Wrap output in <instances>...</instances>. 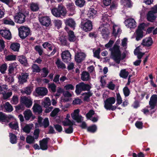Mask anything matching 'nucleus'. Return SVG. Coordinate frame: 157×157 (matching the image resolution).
Here are the masks:
<instances>
[{
  "instance_id": "f257e3e1",
  "label": "nucleus",
  "mask_w": 157,
  "mask_h": 157,
  "mask_svg": "<svg viewBox=\"0 0 157 157\" xmlns=\"http://www.w3.org/2000/svg\"><path fill=\"white\" fill-rule=\"evenodd\" d=\"M109 50L111 52L110 58L116 63H120L121 60V54L119 47L116 44H114L113 47L110 48Z\"/></svg>"
},
{
  "instance_id": "f03ea898",
  "label": "nucleus",
  "mask_w": 157,
  "mask_h": 157,
  "mask_svg": "<svg viewBox=\"0 0 157 157\" xmlns=\"http://www.w3.org/2000/svg\"><path fill=\"white\" fill-rule=\"evenodd\" d=\"M52 14L57 17H59L61 16H64L67 13L66 9L62 4H59L57 7H54L51 10Z\"/></svg>"
},
{
  "instance_id": "7ed1b4c3",
  "label": "nucleus",
  "mask_w": 157,
  "mask_h": 157,
  "mask_svg": "<svg viewBox=\"0 0 157 157\" xmlns=\"http://www.w3.org/2000/svg\"><path fill=\"white\" fill-rule=\"evenodd\" d=\"M91 88V86L90 85L81 82L76 86L75 92L78 95H79L82 91H90Z\"/></svg>"
},
{
  "instance_id": "20e7f679",
  "label": "nucleus",
  "mask_w": 157,
  "mask_h": 157,
  "mask_svg": "<svg viewBox=\"0 0 157 157\" xmlns=\"http://www.w3.org/2000/svg\"><path fill=\"white\" fill-rule=\"evenodd\" d=\"M115 102V99L113 97H110L107 98L104 101L105 108L107 110H113L116 109L117 107L115 106H113Z\"/></svg>"
},
{
  "instance_id": "39448f33",
  "label": "nucleus",
  "mask_w": 157,
  "mask_h": 157,
  "mask_svg": "<svg viewBox=\"0 0 157 157\" xmlns=\"http://www.w3.org/2000/svg\"><path fill=\"white\" fill-rule=\"evenodd\" d=\"M19 36L22 39L26 38L30 33V29L27 26H21L18 29Z\"/></svg>"
},
{
  "instance_id": "423d86ee",
  "label": "nucleus",
  "mask_w": 157,
  "mask_h": 157,
  "mask_svg": "<svg viewBox=\"0 0 157 157\" xmlns=\"http://www.w3.org/2000/svg\"><path fill=\"white\" fill-rule=\"evenodd\" d=\"M26 16L23 13L19 12L16 13L14 16V21L17 23L22 24L25 21Z\"/></svg>"
},
{
  "instance_id": "0eeeda50",
  "label": "nucleus",
  "mask_w": 157,
  "mask_h": 157,
  "mask_svg": "<svg viewBox=\"0 0 157 157\" xmlns=\"http://www.w3.org/2000/svg\"><path fill=\"white\" fill-rule=\"evenodd\" d=\"M44 48L47 49L48 51H53L49 55V56L54 55L56 52V48L52 44L48 42H45L42 44Z\"/></svg>"
},
{
  "instance_id": "6e6552de",
  "label": "nucleus",
  "mask_w": 157,
  "mask_h": 157,
  "mask_svg": "<svg viewBox=\"0 0 157 157\" xmlns=\"http://www.w3.org/2000/svg\"><path fill=\"white\" fill-rule=\"evenodd\" d=\"M81 28L86 32L90 31L92 29V22L90 20H87L84 23H81Z\"/></svg>"
},
{
  "instance_id": "1a4fd4ad",
  "label": "nucleus",
  "mask_w": 157,
  "mask_h": 157,
  "mask_svg": "<svg viewBox=\"0 0 157 157\" xmlns=\"http://www.w3.org/2000/svg\"><path fill=\"white\" fill-rule=\"evenodd\" d=\"M126 26L130 29L135 28L136 26V22L133 18H129L125 21Z\"/></svg>"
},
{
  "instance_id": "9d476101",
  "label": "nucleus",
  "mask_w": 157,
  "mask_h": 157,
  "mask_svg": "<svg viewBox=\"0 0 157 157\" xmlns=\"http://www.w3.org/2000/svg\"><path fill=\"white\" fill-rule=\"evenodd\" d=\"M157 103V95L153 94L151 97L149 101L150 107L151 110L155 109Z\"/></svg>"
},
{
  "instance_id": "9b49d317",
  "label": "nucleus",
  "mask_w": 157,
  "mask_h": 157,
  "mask_svg": "<svg viewBox=\"0 0 157 157\" xmlns=\"http://www.w3.org/2000/svg\"><path fill=\"white\" fill-rule=\"evenodd\" d=\"M61 57L63 61L64 62H68L71 59V55L68 51H65L62 52Z\"/></svg>"
},
{
  "instance_id": "f8f14e48",
  "label": "nucleus",
  "mask_w": 157,
  "mask_h": 157,
  "mask_svg": "<svg viewBox=\"0 0 157 157\" xmlns=\"http://www.w3.org/2000/svg\"><path fill=\"white\" fill-rule=\"evenodd\" d=\"M36 92L39 96L44 97L48 93V90L45 87H39L36 88Z\"/></svg>"
},
{
  "instance_id": "ddd939ff",
  "label": "nucleus",
  "mask_w": 157,
  "mask_h": 157,
  "mask_svg": "<svg viewBox=\"0 0 157 157\" xmlns=\"http://www.w3.org/2000/svg\"><path fill=\"white\" fill-rule=\"evenodd\" d=\"M21 101L27 108L30 107L33 103L32 99L30 98H28L25 96L21 97Z\"/></svg>"
},
{
  "instance_id": "4468645a",
  "label": "nucleus",
  "mask_w": 157,
  "mask_h": 157,
  "mask_svg": "<svg viewBox=\"0 0 157 157\" xmlns=\"http://www.w3.org/2000/svg\"><path fill=\"white\" fill-rule=\"evenodd\" d=\"M0 34L3 37L8 40H10L12 38L11 33L9 30H0Z\"/></svg>"
},
{
  "instance_id": "2eb2a0df",
  "label": "nucleus",
  "mask_w": 157,
  "mask_h": 157,
  "mask_svg": "<svg viewBox=\"0 0 157 157\" xmlns=\"http://www.w3.org/2000/svg\"><path fill=\"white\" fill-rule=\"evenodd\" d=\"M49 139V138H44L40 141V145L41 149L44 150L48 149V143Z\"/></svg>"
},
{
  "instance_id": "dca6fc26",
  "label": "nucleus",
  "mask_w": 157,
  "mask_h": 157,
  "mask_svg": "<svg viewBox=\"0 0 157 157\" xmlns=\"http://www.w3.org/2000/svg\"><path fill=\"white\" fill-rule=\"evenodd\" d=\"M40 23L43 25L48 26L51 23V19L48 16L42 17L39 19Z\"/></svg>"
},
{
  "instance_id": "f3484780",
  "label": "nucleus",
  "mask_w": 157,
  "mask_h": 157,
  "mask_svg": "<svg viewBox=\"0 0 157 157\" xmlns=\"http://www.w3.org/2000/svg\"><path fill=\"white\" fill-rule=\"evenodd\" d=\"M18 65L16 62H14L9 64L8 68L9 73L12 74L17 70Z\"/></svg>"
},
{
  "instance_id": "a211bd4d",
  "label": "nucleus",
  "mask_w": 157,
  "mask_h": 157,
  "mask_svg": "<svg viewBox=\"0 0 157 157\" xmlns=\"http://www.w3.org/2000/svg\"><path fill=\"white\" fill-rule=\"evenodd\" d=\"M29 76V74L28 73H22L21 75L19 76L18 78V82L20 84H23L26 82L27 81V78Z\"/></svg>"
},
{
  "instance_id": "6ab92c4d",
  "label": "nucleus",
  "mask_w": 157,
  "mask_h": 157,
  "mask_svg": "<svg viewBox=\"0 0 157 157\" xmlns=\"http://www.w3.org/2000/svg\"><path fill=\"white\" fill-rule=\"evenodd\" d=\"M152 39L150 37H148L143 40L141 44L144 46L149 47L152 45Z\"/></svg>"
},
{
  "instance_id": "aec40b11",
  "label": "nucleus",
  "mask_w": 157,
  "mask_h": 157,
  "mask_svg": "<svg viewBox=\"0 0 157 157\" xmlns=\"http://www.w3.org/2000/svg\"><path fill=\"white\" fill-rule=\"evenodd\" d=\"M86 55L84 53L80 52L75 55V59L77 62L80 63L84 59Z\"/></svg>"
},
{
  "instance_id": "412c9836",
  "label": "nucleus",
  "mask_w": 157,
  "mask_h": 157,
  "mask_svg": "<svg viewBox=\"0 0 157 157\" xmlns=\"http://www.w3.org/2000/svg\"><path fill=\"white\" fill-rule=\"evenodd\" d=\"M58 41L60 44L62 45L65 46L67 45V37L65 35H59Z\"/></svg>"
},
{
  "instance_id": "4be33fe9",
  "label": "nucleus",
  "mask_w": 157,
  "mask_h": 157,
  "mask_svg": "<svg viewBox=\"0 0 157 157\" xmlns=\"http://www.w3.org/2000/svg\"><path fill=\"white\" fill-rule=\"evenodd\" d=\"M33 111L35 113L39 114L42 112V109L41 106L37 103H35L33 106Z\"/></svg>"
},
{
  "instance_id": "5701e85b",
  "label": "nucleus",
  "mask_w": 157,
  "mask_h": 157,
  "mask_svg": "<svg viewBox=\"0 0 157 157\" xmlns=\"http://www.w3.org/2000/svg\"><path fill=\"white\" fill-rule=\"evenodd\" d=\"M65 29L68 33V39L69 40L70 42L74 41L76 40V37L73 32L72 31H69L68 32V29L67 27H65Z\"/></svg>"
},
{
  "instance_id": "b1692460",
  "label": "nucleus",
  "mask_w": 157,
  "mask_h": 157,
  "mask_svg": "<svg viewBox=\"0 0 157 157\" xmlns=\"http://www.w3.org/2000/svg\"><path fill=\"white\" fill-rule=\"evenodd\" d=\"M147 19L148 21L153 22L155 20L156 15V14L152 13L150 11H149L147 14Z\"/></svg>"
},
{
  "instance_id": "393cba45",
  "label": "nucleus",
  "mask_w": 157,
  "mask_h": 157,
  "mask_svg": "<svg viewBox=\"0 0 157 157\" xmlns=\"http://www.w3.org/2000/svg\"><path fill=\"white\" fill-rule=\"evenodd\" d=\"M67 9L71 12V13L74 14L75 12V6L74 3L71 2L68 3L66 5Z\"/></svg>"
},
{
  "instance_id": "a878e982",
  "label": "nucleus",
  "mask_w": 157,
  "mask_h": 157,
  "mask_svg": "<svg viewBox=\"0 0 157 157\" xmlns=\"http://www.w3.org/2000/svg\"><path fill=\"white\" fill-rule=\"evenodd\" d=\"M65 23L66 25L69 26L71 28L74 29L75 23L74 20L72 18H69L65 21Z\"/></svg>"
},
{
  "instance_id": "bb28decb",
  "label": "nucleus",
  "mask_w": 157,
  "mask_h": 157,
  "mask_svg": "<svg viewBox=\"0 0 157 157\" xmlns=\"http://www.w3.org/2000/svg\"><path fill=\"white\" fill-rule=\"evenodd\" d=\"M97 13V11L94 8H90L88 11L87 15L90 19L93 18L96 16Z\"/></svg>"
},
{
  "instance_id": "cd10ccee",
  "label": "nucleus",
  "mask_w": 157,
  "mask_h": 157,
  "mask_svg": "<svg viewBox=\"0 0 157 157\" xmlns=\"http://www.w3.org/2000/svg\"><path fill=\"white\" fill-rule=\"evenodd\" d=\"M18 59L21 63L24 66H26L28 64L27 60L25 56L23 55L19 56L18 57Z\"/></svg>"
},
{
  "instance_id": "c85d7f7f",
  "label": "nucleus",
  "mask_w": 157,
  "mask_h": 157,
  "mask_svg": "<svg viewBox=\"0 0 157 157\" xmlns=\"http://www.w3.org/2000/svg\"><path fill=\"white\" fill-rule=\"evenodd\" d=\"M93 93L91 91H88L87 92H85L82 93L81 95L84 96L83 100L88 102L90 101V98L92 96Z\"/></svg>"
},
{
  "instance_id": "c756f323",
  "label": "nucleus",
  "mask_w": 157,
  "mask_h": 157,
  "mask_svg": "<svg viewBox=\"0 0 157 157\" xmlns=\"http://www.w3.org/2000/svg\"><path fill=\"white\" fill-rule=\"evenodd\" d=\"M33 127V124H27L22 128V129L24 132L29 134Z\"/></svg>"
},
{
  "instance_id": "7c9ffc66",
  "label": "nucleus",
  "mask_w": 157,
  "mask_h": 157,
  "mask_svg": "<svg viewBox=\"0 0 157 157\" xmlns=\"http://www.w3.org/2000/svg\"><path fill=\"white\" fill-rule=\"evenodd\" d=\"M90 78V74L87 72L83 71L81 74V79L83 81H88Z\"/></svg>"
},
{
  "instance_id": "2f4dec72",
  "label": "nucleus",
  "mask_w": 157,
  "mask_h": 157,
  "mask_svg": "<svg viewBox=\"0 0 157 157\" xmlns=\"http://www.w3.org/2000/svg\"><path fill=\"white\" fill-rule=\"evenodd\" d=\"M24 117L26 120H29L31 117H33V114L32 111L29 109H28L24 112Z\"/></svg>"
},
{
  "instance_id": "473e14b6",
  "label": "nucleus",
  "mask_w": 157,
  "mask_h": 157,
  "mask_svg": "<svg viewBox=\"0 0 157 157\" xmlns=\"http://www.w3.org/2000/svg\"><path fill=\"white\" fill-rule=\"evenodd\" d=\"M51 104L50 100L48 97L45 98L44 101L42 103V105L45 108L48 107L51 105Z\"/></svg>"
},
{
  "instance_id": "72a5a7b5",
  "label": "nucleus",
  "mask_w": 157,
  "mask_h": 157,
  "mask_svg": "<svg viewBox=\"0 0 157 157\" xmlns=\"http://www.w3.org/2000/svg\"><path fill=\"white\" fill-rule=\"evenodd\" d=\"M32 91V88L30 86L25 87L24 89L21 90V92L23 94H26L27 95H30Z\"/></svg>"
},
{
  "instance_id": "f704fd0d",
  "label": "nucleus",
  "mask_w": 157,
  "mask_h": 157,
  "mask_svg": "<svg viewBox=\"0 0 157 157\" xmlns=\"http://www.w3.org/2000/svg\"><path fill=\"white\" fill-rule=\"evenodd\" d=\"M121 3L124 6L127 7H131L132 6L131 0H121Z\"/></svg>"
},
{
  "instance_id": "c9c22d12",
  "label": "nucleus",
  "mask_w": 157,
  "mask_h": 157,
  "mask_svg": "<svg viewBox=\"0 0 157 157\" xmlns=\"http://www.w3.org/2000/svg\"><path fill=\"white\" fill-rule=\"evenodd\" d=\"M30 8L31 10L34 12L37 11L39 9L38 4L33 2L30 4Z\"/></svg>"
},
{
  "instance_id": "e433bc0d",
  "label": "nucleus",
  "mask_w": 157,
  "mask_h": 157,
  "mask_svg": "<svg viewBox=\"0 0 157 157\" xmlns=\"http://www.w3.org/2000/svg\"><path fill=\"white\" fill-rule=\"evenodd\" d=\"M71 116L72 119L78 123L81 122L83 120V117L80 115H71Z\"/></svg>"
},
{
  "instance_id": "4c0bfd02",
  "label": "nucleus",
  "mask_w": 157,
  "mask_h": 157,
  "mask_svg": "<svg viewBox=\"0 0 157 157\" xmlns=\"http://www.w3.org/2000/svg\"><path fill=\"white\" fill-rule=\"evenodd\" d=\"M10 47L14 51H18L20 47V44L18 43H13L11 44Z\"/></svg>"
},
{
  "instance_id": "58836bf2",
  "label": "nucleus",
  "mask_w": 157,
  "mask_h": 157,
  "mask_svg": "<svg viewBox=\"0 0 157 157\" xmlns=\"http://www.w3.org/2000/svg\"><path fill=\"white\" fill-rule=\"evenodd\" d=\"M9 137L10 142L12 144H14L17 143V136L14 134L11 133H9Z\"/></svg>"
},
{
  "instance_id": "ea45409f",
  "label": "nucleus",
  "mask_w": 157,
  "mask_h": 157,
  "mask_svg": "<svg viewBox=\"0 0 157 157\" xmlns=\"http://www.w3.org/2000/svg\"><path fill=\"white\" fill-rule=\"evenodd\" d=\"M3 98L4 100H6L10 98L12 95V92L10 90L8 92H6V91L2 94Z\"/></svg>"
},
{
  "instance_id": "a19ab883",
  "label": "nucleus",
  "mask_w": 157,
  "mask_h": 157,
  "mask_svg": "<svg viewBox=\"0 0 157 157\" xmlns=\"http://www.w3.org/2000/svg\"><path fill=\"white\" fill-rule=\"evenodd\" d=\"M85 2V0H75V3L76 5L79 7H83Z\"/></svg>"
},
{
  "instance_id": "79ce46f5",
  "label": "nucleus",
  "mask_w": 157,
  "mask_h": 157,
  "mask_svg": "<svg viewBox=\"0 0 157 157\" xmlns=\"http://www.w3.org/2000/svg\"><path fill=\"white\" fill-rule=\"evenodd\" d=\"M121 29L117 25H114L113 27V34L114 36L120 33Z\"/></svg>"
},
{
  "instance_id": "37998d69",
  "label": "nucleus",
  "mask_w": 157,
  "mask_h": 157,
  "mask_svg": "<svg viewBox=\"0 0 157 157\" xmlns=\"http://www.w3.org/2000/svg\"><path fill=\"white\" fill-rule=\"evenodd\" d=\"M102 36L104 38H106L109 36V32L107 28H103L101 32Z\"/></svg>"
},
{
  "instance_id": "c03bdc74",
  "label": "nucleus",
  "mask_w": 157,
  "mask_h": 157,
  "mask_svg": "<svg viewBox=\"0 0 157 157\" xmlns=\"http://www.w3.org/2000/svg\"><path fill=\"white\" fill-rule=\"evenodd\" d=\"M4 107L6 111L9 112H11L13 110L12 106L8 102H6L5 103L4 105Z\"/></svg>"
},
{
  "instance_id": "a18cd8bd",
  "label": "nucleus",
  "mask_w": 157,
  "mask_h": 157,
  "mask_svg": "<svg viewBox=\"0 0 157 157\" xmlns=\"http://www.w3.org/2000/svg\"><path fill=\"white\" fill-rule=\"evenodd\" d=\"M56 64L58 68L61 69H64L66 68L65 65L59 59H57V61L56 62Z\"/></svg>"
},
{
  "instance_id": "49530a36",
  "label": "nucleus",
  "mask_w": 157,
  "mask_h": 157,
  "mask_svg": "<svg viewBox=\"0 0 157 157\" xmlns=\"http://www.w3.org/2000/svg\"><path fill=\"white\" fill-rule=\"evenodd\" d=\"M48 86L49 90L50 91L53 93L56 92V86L54 83H49L48 84Z\"/></svg>"
},
{
  "instance_id": "de8ad7c7",
  "label": "nucleus",
  "mask_w": 157,
  "mask_h": 157,
  "mask_svg": "<svg viewBox=\"0 0 157 157\" xmlns=\"http://www.w3.org/2000/svg\"><path fill=\"white\" fill-rule=\"evenodd\" d=\"M74 121H71L67 118L63 121V123L64 126H72L73 125Z\"/></svg>"
},
{
  "instance_id": "09e8293b",
  "label": "nucleus",
  "mask_w": 157,
  "mask_h": 157,
  "mask_svg": "<svg viewBox=\"0 0 157 157\" xmlns=\"http://www.w3.org/2000/svg\"><path fill=\"white\" fill-rule=\"evenodd\" d=\"M3 23L6 25H10L13 26L15 25V23L10 18H6L3 19Z\"/></svg>"
},
{
  "instance_id": "8fccbe9b",
  "label": "nucleus",
  "mask_w": 157,
  "mask_h": 157,
  "mask_svg": "<svg viewBox=\"0 0 157 157\" xmlns=\"http://www.w3.org/2000/svg\"><path fill=\"white\" fill-rule=\"evenodd\" d=\"M136 40L137 41L140 40L143 37V32L136 31Z\"/></svg>"
},
{
  "instance_id": "3c124183",
  "label": "nucleus",
  "mask_w": 157,
  "mask_h": 157,
  "mask_svg": "<svg viewBox=\"0 0 157 157\" xmlns=\"http://www.w3.org/2000/svg\"><path fill=\"white\" fill-rule=\"evenodd\" d=\"M9 125L13 129L17 130L18 128V124L17 122H11L9 124Z\"/></svg>"
},
{
  "instance_id": "603ef678",
  "label": "nucleus",
  "mask_w": 157,
  "mask_h": 157,
  "mask_svg": "<svg viewBox=\"0 0 157 157\" xmlns=\"http://www.w3.org/2000/svg\"><path fill=\"white\" fill-rule=\"evenodd\" d=\"M7 118L6 116L4 113L0 112V122H9V121L7 120Z\"/></svg>"
},
{
  "instance_id": "864d4df0",
  "label": "nucleus",
  "mask_w": 157,
  "mask_h": 157,
  "mask_svg": "<svg viewBox=\"0 0 157 157\" xmlns=\"http://www.w3.org/2000/svg\"><path fill=\"white\" fill-rule=\"evenodd\" d=\"M35 139L33 136H28L26 138V141L27 143L31 144L34 143Z\"/></svg>"
},
{
  "instance_id": "5fc2aeb1",
  "label": "nucleus",
  "mask_w": 157,
  "mask_h": 157,
  "mask_svg": "<svg viewBox=\"0 0 157 157\" xmlns=\"http://www.w3.org/2000/svg\"><path fill=\"white\" fill-rule=\"evenodd\" d=\"M54 24L55 26L59 29L61 27L62 22L60 20H55L54 21Z\"/></svg>"
},
{
  "instance_id": "6e6d98bb",
  "label": "nucleus",
  "mask_w": 157,
  "mask_h": 157,
  "mask_svg": "<svg viewBox=\"0 0 157 157\" xmlns=\"http://www.w3.org/2000/svg\"><path fill=\"white\" fill-rule=\"evenodd\" d=\"M32 68L33 72H39L40 71V69L37 65L33 64L32 66Z\"/></svg>"
},
{
  "instance_id": "4d7b16f0",
  "label": "nucleus",
  "mask_w": 157,
  "mask_h": 157,
  "mask_svg": "<svg viewBox=\"0 0 157 157\" xmlns=\"http://www.w3.org/2000/svg\"><path fill=\"white\" fill-rule=\"evenodd\" d=\"M128 74L129 73L128 71H126L125 70H123L121 71L120 75L123 78H125L127 77Z\"/></svg>"
},
{
  "instance_id": "13d9d810",
  "label": "nucleus",
  "mask_w": 157,
  "mask_h": 157,
  "mask_svg": "<svg viewBox=\"0 0 157 157\" xmlns=\"http://www.w3.org/2000/svg\"><path fill=\"white\" fill-rule=\"evenodd\" d=\"M35 50L37 52L40 56H41L43 52L42 48L39 45H36L35 47Z\"/></svg>"
},
{
  "instance_id": "bf43d9fd",
  "label": "nucleus",
  "mask_w": 157,
  "mask_h": 157,
  "mask_svg": "<svg viewBox=\"0 0 157 157\" xmlns=\"http://www.w3.org/2000/svg\"><path fill=\"white\" fill-rule=\"evenodd\" d=\"M8 89V86L7 85L4 84L0 86V94H2L5 92V90Z\"/></svg>"
},
{
  "instance_id": "052dcab7",
  "label": "nucleus",
  "mask_w": 157,
  "mask_h": 157,
  "mask_svg": "<svg viewBox=\"0 0 157 157\" xmlns=\"http://www.w3.org/2000/svg\"><path fill=\"white\" fill-rule=\"evenodd\" d=\"M96 130L97 127L95 125L89 127L87 128V130L88 132L93 133L95 132L96 131Z\"/></svg>"
},
{
  "instance_id": "680f3d73",
  "label": "nucleus",
  "mask_w": 157,
  "mask_h": 157,
  "mask_svg": "<svg viewBox=\"0 0 157 157\" xmlns=\"http://www.w3.org/2000/svg\"><path fill=\"white\" fill-rule=\"evenodd\" d=\"M94 111L93 110H90L86 114V117L88 119H89L94 114Z\"/></svg>"
},
{
  "instance_id": "e2e57ef3",
  "label": "nucleus",
  "mask_w": 157,
  "mask_h": 157,
  "mask_svg": "<svg viewBox=\"0 0 157 157\" xmlns=\"http://www.w3.org/2000/svg\"><path fill=\"white\" fill-rule=\"evenodd\" d=\"M64 89L66 90H73L74 89V86L71 84H68L65 85L64 87Z\"/></svg>"
},
{
  "instance_id": "0e129e2a",
  "label": "nucleus",
  "mask_w": 157,
  "mask_h": 157,
  "mask_svg": "<svg viewBox=\"0 0 157 157\" xmlns=\"http://www.w3.org/2000/svg\"><path fill=\"white\" fill-rule=\"evenodd\" d=\"M123 91L125 97H127L129 95L130 91L129 90L127 87H125L123 88Z\"/></svg>"
},
{
  "instance_id": "69168bd1",
  "label": "nucleus",
  "mask_w": 157,
  "mask_h": 157,
  "mask_svg": "<svg viewBox=\"0 0 157 157\" xmlns=\"http://www.w3.org/2000/svg\"><path fill=\"white\" fill-rule=\"evenodd\" d=\"M117 103L116 105L117 104L120 105L122 102V99L121 97L120 96V94L119 93H117Z\"/></svg>"
},
{
  "instance_id": "338daca9",
  "label": "nucleus",
  "mask_w": 157,
  "mask_h": 157,
  "mask_svg": "<svg viewBox=\"0 0 157 157\" xmlns=\"http://www.w3.org/2000/svg\"><path fill=\"white\" fill-rule=\"evenodd\" d=\"M59 108H56L50 113V115L52 117L55 116L59 113Z\"/></svg>"
},
{
  "instance_id": "774afa93",
  "label": "nucleus",
  "mask_w": 157,
  "mask_h": 157,
  "mask_svg": "<svg viewBox=\"0 0 157 157\" xmlns=\"http://www.w3.org/2000/svg\"><path fill=\"white\" fill-rule=\"evenodd\" d=\"M40 132V130L39 129L37 128L34 131L33 135L35 139H37L39 136V134Z\"/></svg>"
}]
</instances>
